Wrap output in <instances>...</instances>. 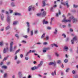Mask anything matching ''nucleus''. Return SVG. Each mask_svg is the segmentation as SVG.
I'll return each instance as SVG.
<instances>
[{
  "mask_svg": "<svg viewBox=\"0 0 78 78\" xmlns=\"http://www.w3.org/2000/svg\"><path fill=\"white\" fill-rule=\"evenodd\" d=\"M72 19H73V23H76V22H78L77 20L75 18L74 16H72L69 17V20H71V22Z\"/></svg>",
  "mask_w": 78,
  "mask_h": 78,
  "instance_id": "f257e3e1",
  "label": "nucleus"
},
{
  "mask_svg": "<svg viewBox=\"0 0 78 78\" xmlns=\"http://www.w3.org/2000/svg\"><path fill=\"white\" fill-rule=\"evenodd\" d=\"M66 18L65 16L64 19L62 21V22H71V20H70V19L69 20H66Z\"/></svg>",
  "mask_w": 78,
  "mask_h": 78,
  "instance_id": "f03ea898",
  "label": "nucleus"
},
{
  "mask_svg": "<svg viewBox=\"0 0 78 78\" xmlns=\"http://www.w3.org/2000/svg\"><path fill=\"white\" fill-rule=\"evenodd\" d=\"M77 40V38H76V37H74L73 39L71 41V42L72 43V44H74V41H75Z\"/></svg>",
  "mask_w": 78,
  "mask_h": 78,
  "instance_id": "7ed1b4c3",
  "label": "nucleus"
},
{
  "mask_svg": "<svg viewBox=\"0 0 78 78\" xmlns=\"http://www.w3.org/2000/svg\"><path fill=\"white\" fill-rule=\"evenodd\" d=\"M27 27H28V28L27 29V32L28 33H29V32H30V23L28 22H27Z\"/></svg>",
  "mask_w": 78,
  "mask_h": 78,
  "instance_id": "20e7f679",
  "label": "nucleus"
},
{
  "mask_svg": "<svg viewBox=\"0 0 78 78\" xmlns=\"http://www.w3.org/2000/svg\"><path fill=\"white\" fill-rule=\"evenodd\" d=\"M31 9H32L33 10H34V7H32V5H31L29 6L28 8V11H31Z\"/></svg>",
  "mask_w": 78,
  "mask_h": 78,
  "instance_id": "39448f33",
  "label": "nucleus"
},
{
  "mask_svg": "<svg viewBox=\"0 0 78 78\" xmlns=\"http://www.w3.org/2000/svg\"><path fill=\"white\" fill-rule=\"evenodd\" d=\"M8 51V47H6V48H4L3 50V53H6V52Z\"/></svg>",
  "mask_w": 78,
  "mask_h": 78,
  "instance_id": "423d86ee",
  "label": "nucleus"
},
{
  "mask_svg": "<svg viewBox=\"0 0 78 78\" xmlns=\"http://www.w3.org/2000/svg\"><path fill=\"white\" fill-rule=\"evenodd\" d=\"M7 22L8 23H10V22H11V18L10 17L8 16L7 17Z\"/></svg>",
  "mask_w": 78,
  "mask_h": 78,
  "instance_id": "0eeeda50",
  "label": "nucleus"
},
{
  "mask_svg": "<svg viewBox=\"0 0 78 78\" xmlns=\"http://www.w3.org/2000/svg\"><path fill=\"white\" fill-rule=\"evenodd\" d=\"M43 64V62H42V61H41L40 62V64H39L38 66H37V67H38V68H39V67H41V66H42V65Z\"/></svg>",
  "mask_w": 78,
  "mask_h": 78,
  "instance_id": "6e6552de",
  "label": "nucleus"
},
{
  "mask_svg": "<svg viewBox=\"0 0 78 78\" xmlns=\"http://www.w3.org/2000/svg\"><path fill=\"white\" fill-rule=\"evenodd\" d=\"M42 7H44V6H45V5H46V4L45 3V1H43L42 2Z\"/></svg>",
  "mask_w": 78,
  "mask_h": 78,
  "instance_id": "1a4fd4ad",
  "label": "nucleus"
},
{
  "mask_svg": "<svg viewBox=\"0 0 78 78\" xmlns=\"http://www.w3.org/2000/svg\"><path fill=\"white\" fill-rule=\"evenodd\" d=\"M43 24H47L48 23V22L47 21H45V20H44L43 21Z\"/></svg>",
  "mask_w": 78,
  "mask_h": 78,
  "instance_id": "9d476101",
  "label": "nucleus"
},
{
  "mask_svg": "<svg viewBox=\"0 0 78 78\" xmlns=\"http://www.w3.org/2000/svg\"><path fill=\"white\" fill-rule=\"evenodd\" d=\"M38 69V67H37V66H34L31 68V69L32 70H36V69Z\"/></svg>",
  "mask_w": 78,
  "mask_h": 78,
  "instance_id": "9b49d317",
  "label": "nucleus"
},
{
  "mask_svg": "<svg viewBox=\"0 0 78 78\" xmlns=\"http://www.w3.org/2000/svg\"><path fill=\"white\" fill-rule=\"evenodd\" d=\"M42 16L43 17H45L46 16V12L45 11H43Z\"/></svg>",
  "mask_w": 78,
  "mask_h": 78,
  "instance_id": "f8f14e48",
  "label": "nucleus"
},
{
  "mask_svg": "<svg viewBox=\"0 0 78 78\" xmlns=\"http://www.w3.org/2000/svg\"><path fill=\"white\" fill-rule=\"evenodd\" d=\"M57 33H58V30L57 29V28H55V31L53 33V34H56Z\"/></svg>",
  "mask_w": 78,
  "mask_h": 78,
  "instance_id": "ddd939ff",
  "label": "nucleus"
},
{
  "mask_svg": "<svg viewBox=\"0 0 78 78\" xmlns=\"http://www.w3.org/2000/svg\"><path fill=\"white\" fill-rule=\"evenodd\" d=\"M32 51L31 50H30L28 52H27V53L26 54V56H27L28 55H29V54H30V53H31Z\"/></svg>",
  "mask_w": 78,
  "mask_h": 78,
  "instance_id": "4468645a",
  "label": "nucleus"
},
{
  "mask_svg": "<svg viewBox=\"0 0 78 78\" xmlns=\"http://www.w3.org/2000/svg\"><path fill=\"white\" fill-rule=\"evenodd\" d=\"M0 16L2 20H3V19H4V16H3V15H1L0 14Z\"/></svg>",
  "mask_w": 78,
  "mask_h": 78,
  "instance_id": "2eb2a0df",
  "label": "nucleus"
},
{
  "mask_svg": "<svg viewBox=\"0 0 78 78\" xmlns=\"http://www.w3.org/2000/svg\"><path fill=\"white\" fill-rule=\"evenodd\" d=\"M66 6H67V8H69L70 6L69 5V2L68 1H66Z\"/></svg>",
  "mask_w": 78,
  "mask_h": 78,
  "instance_id": "dca6fc26",
  "label": "nucleus"
},
{
  "mask_svg": "<svg viewBox=\"0 0 78 78\" xmlns=\"http://www.w3.org/2000/svg\"><path fill=\"white\" fill-rule=\"evenodd\" d=\"M18 75L20 77H21V76H22V72H19L18 73Z\"/></svg>",
  "mask_w": 78,
  "mask_h": 78,
  "instance_id": "f3484780",
  "label": "nucleus"
},
{
  "mask_svg": "<svg viewBox=\"0 0 78 78\" xmlns=\"http://www.w3.org/2000/svg\"><path fill=\"white\" fill-rule=\"evenodd\" d=\"M8 57H9V55H7L6 57L4 58V59L3 60V61H6L8 58Z\"/></svg>",
  "mask_w": 78,
  "mask_h": 78,
  "instance_id": "a211bd4d",
  "label": "nucleus"
},
{
  "mask_svg": "<svg viewBox=\"0 0 78 78\" xmlns=\"http://www.w3.org/2000/svg\"><path fill=\"white\" fill-rule=\"evenodd\" d=\"M20 49L17 50L15 52V55H16L18 53H19V52L20 51Z\"/></svg>",
  "mask_w": 78,
  "mask_h": 78,
  "instance_id": "6ab92c4d",
  "label": "nucleus"
},
{
  "mask_svg": "<svg viewBox=\"0 0 78 78\" xmlns=\"http://www.w3.org/2000/svg\"><path fill=\"white\" fill-rule=\"evenodd\" d=\"M68 49H69V48L66 46H65L64 48V50H66V51H67V50H68Z\"/></svg>",
  "mask_w": 78,
  "mask_h": 78,
  "instance_id": "aec40b11",
  "label": "nucleus"
},
{
  "mask_svg": "<svg viewBox=\"0 0 78 78\" xmlns=\"http://www.w3.org/2000/svg\"><path fill=\"white\" fill-rule=\"evenodd\" d=\"M54 64V63L53 62H51L49 63L48 65L49 66H51V65H53V64Z\"/></svg>",
  "mask_w": 78,
  "mask_h": 78,
  "instance_id": "412c9836",
  "label": "nucleus"
},
{
  "mask_svg": "<svg viewBox=\"0 0 78 78\" xmlns=\"http://www.w3.org/2000/svg\"><path fill=\"white\" fill-rule=\"evenodd\" d=\"M73 7L74 8H76L78 7V5H76L75 4H74L73 5Z\"/></svg>",
  "mask_w": 78,
  "mask_h": 78,
  "instance_id": "4be33fe9",
  "label": "nucleus"
},
{
  "mask_svg": "<svg viewBox=\"0 0 78 78\" xmlns=\"http://www.w3.org/2000/svg\"><path fill=\"white\" fill-rule=\"evenodd\" d=\"M2 68L5 69H7V66H2Z\"/></svg>",
  "mask_w": 78,
  "mask_h": 78,
  "instance_id": "5701e85b",
  "label": "nucleus"
},
{
  "mask_svg": "<svg viewBox=\"0 0 78 78\" xmlns=\"http://www.w3.org/2000/svg\"><path fill=\"white\" fill-rule=\"evenodd\" d=\"M12 51V46H10V51L11 52Z\"/></svg>",
  "mask_w": 78,
  "mask_h": 78,
  "instance_id": "b1692460",
  "label": "nucleus"
},
{
  "mask_svg": "<svg viewBox=\"0 0 78 78\" xmlns=\"http://www.w3.org/2000/svg\"><path fill=\"white\" fill-rule=\"evenodd\" d=\"M45 39L47 41L48 40V39H49V36H47Z\"/></svg>",
  "mask_w": 78,
  "mask_h": 78,
  "instance_id": "393cba45",
  "label": "nucleus"
},
{
  "mask_svg": "<svg viewBox=\"0 0 78 78\" xmlns=\"http://www.w3.org/2000/svg\"><path fill=\"white\" fill-rule=\"evenodd\" d=\"M15 36L16 37L17 39H19V35L18 34H16L15 35Z\"/></svg>",
  "mask_w": 78,
  "mask_h": 78,
  "instance_id": "a878e982",
  "label": "nucleus"
},
{
  "mask_svg": "<svg viewBox=\"0 0 78 78\" xmlns=\"http://www.w3.org/2000/svg\"><path fill=\"white\" fill-rule=\"evenodd\" d=\"M17 21H14L13 23V25H17Z\"/></svg>",
  "mask_w": 78,
  "mask_h": 78,
  "instance_id": "bb28decb",
  "label": "nucleus"
},
{
  "mask_svg": "<svg viewBox=\"0 0 78 78\" xmlns=\"http://www.w3.org/2000/svg\"><path fill=\"white\" fill-rule=\"evenodd\" d=\"M15 16H20V14L19 13H15Z\"/></svg>",
  "mask_w": 78,
  "mask_h": 78,
  "instance_id": "cd10ccee",
  "label": "nucleus"
},
{
  "mask_svg": "<svg viewBox=\"0 0 78 78\" xmlns=\"http://www.w3.org/2000/svg\"><path fill=\"white\" fill-rule=\"evenodd\" d=\"M7 76V73H5L4 75V78H6Z\"/></svg>",
  "mask_w": 78,
  "mask_h": 78,
  "instance_id": "c85d7f7f",
  "label": "nucleus"
},
{
  "mask_svg": "<svg viewBox=\"0 0 78 78\" xmlns=\"http://www.w3.org/2000/svg\"><path fill=\"white\" fill-rule=\"evenodd\" d=\"M57 63L58 64H61V61L60 60H58V61Z\"/></svg>",
  "mask_w": 78,
  "mask_h": 78,
  "instance_id": "c756f323",
  "label": "nucleus"
},
{
  "mask_svg": "<svg viewBox=\"0 0 78 78\" xmlns=\"http://www.w3.org/2000/svg\"><path fill=\"white\" fill-rule=\"evenodd\" d=\"M61 4H62V5H66V3L61 1Z\"/></svg>",
  "mask_w": 78,
  "mask_h": 78,
  "instance_id": "7c9ffc66",
  "label": "nucleus"
},
{
  "mask_svg": "<svg viewBox=\"0 0 78 78\" xmlns=\"http://www.w3.org/2000/svg\"><path fill=\"white\" fill-rule=\"evenodd\" d=\"M70 70V69H69V68H68L66 69V72H69V71Z\"/></svg>",
  "mask_w": 78,
  "mask_h": 78,
  "instance_id": "2f4dec72",
  "label": "nucleus"
},
{
  "mask_svg": "<svg viewBox=\"0 0 78 78\" xmlns=\"http://www.w3.org/2000/svg\"><path fill=\"white\" fill-rule=\"evenodd\" d=\"M62 36H64V37L65 38H66V35L64 34H62Z\"/></svg>",
  "mask_w": 78,
  "mask_h": 78,
  "instance_id": "473e14b6",
  "label": "nucleus"
},
{
  "mask_svg": "<svg viewBox=\"0 0 78 78\" xmlns=\"http://www.w3.org/2000/svg\"><path fill=\"white\" fill-rule=\"evenodd\" d=\"M64 62H65V63H67V62H68V60H67V59H65L64 60Z\"/></svg>",
  "mask_w": 78,
  "mask_h": 78,
  "instance_id": "72a5a7b5",
  "label": "nucleus"
},
{
  "mask_svg": "<svg viewBox=\"0 0 78 78\" xmlns=\"http://www.w3.org/2000/svg\"><path fill=\"white\" fill-rule=\"evenodd\" d=\"M12 6L14 7L15 6V5H14V3L13 2H12L11 5Z\"/></svg>",
  "mask_w": 78,
  "mask_h": 78,
  "instance_id": "f704fd0d",
  "label": "nucleus"
},
{
  "mask_svg": "<svg viewBox=\"0 0 78 78\" xmlns=\"http://www.w3.org/2000/svg\"><path fill=\"white\" fill-rule=\"evenodd\" d=\"M50 11H53V7H52L51 8H50Z\"/></svg>",
  "mask_w": 78,
  "mask_h": 78,
  "instance_id": "c9c22d12",
  "label": "nucleus"
},
{
  "mask_svg": "<svg viewBox=\"0 0 78 78\" xmlns=\"http://www.w3.org/2000/svg\"><path fill=\"white\" fill-rule=\"evenodd\" d=\"M9 28H10V27H9V26H8L7 27H6V30H7L9 29Z\"/></svg>",
  "mask_w": 78,
  "mask_h": 78,
  "instance_id": "e433bc0d",
  "label": "nucleus"
},
{
  "mask_svg": "<svg viewBox=\"0 0 78 78\" xmlns=\"http://www.w3.org/2000/svg\"><path fill=\"white\" fill-rule=\"evenodd\" d=\"M44 49H45L46 50H50V47H48L47 48H45Z\"/></svg>",
  "mask_w": 78,
  "mask_h": 78,
  "instance_id": "4c0bfd02",
  "label": "nucleus"
},
{
  "mask_svg": "<svg viewBox=\"0 0 78 78\" xmlns=\"http://www.w3.org/2000/svg\"><path fill=\"white\" fill-rule=\"evenodd\" d=\"M45 34H43L41 36V38H43V37H45Z\"/></svg>",
  "mask_w": 78,
  "mask_h": 78,
  "instance_id": "58836bf2",
  "label": "nucleus"
},
{
  "mask_svg": "<svg viewBox=\"0 0 78 78\" xmlns=\"http://www.w3.org/2000/svg\"><path fill=\"white\" fill-rule=\"evenodd\" d=\"M13 44V42H11L10 44V47H12V45Z\"/></svg>",
  "mask_w": 78,
  "mask_h": 78,
  "instance_id": "ea45409f",
  "label": "nucleus"
},
{
  "mask_svg": "<svg viewBox=\"0 0 78 78\" xmlns=\"http://www.w3.org/2000/svg\"><path fill=\"white\" fill-rule=\"evenodd\" d=\"M73 78H78V76L77 75H75L73 77Z\"/></svg>",
  "mask_w": 78,
  "mask_h": 78,
  "instance_id": "a19ab883",
  "label": "nucleus"
},
{
  "mask_svg": "<svg viewBox=\"0 0 78 78\" xmlns=\"http://www.w3.org/2000/svg\"><path fill=\"white\" fill-rule=\"evenodd\" d=\"M31 36H33V30H32L31 31Z\"/></svg>",
  "mask_w": 78,
  "mask_h": 78,
  "instance_id": "79ce46f5",
  "label": "nucleus"
},
{
  "mask_svg": "<svg viewBox=\"0 0 78 78\" xmlns=\"http://www.w3.org/2000/svg\"><path fill=\"white\" fill-rule=\"evenodd\" d=\"M37 32H38V30H35L34 32V33H35V34H37Z\"/></svg>",
  "mask_w": 78,
  "mask_h": 78,
  "instance_id": "37998d69",
  "label": "nucleus"
},
{
  "mask_svg": "<svg viewBox=\"0 0 78 78\" xmlns=\"http://www.w3.org/2000/svg\"><path fill=\"white\" fill-rule=\"evenodd\" d=\"M16 63H17V64H20V61H18L16 62Z\"/></svg>",
  "mask_w": 78,
  "mask_h": 78,
  "instance_id": "c03bdc74",
  "label": "nucleus"
},
{
  "mask_svg": "<svg viewBox=\"0 0 78 78\" xmlns=\"http://www.w3.org/2000/svg\"><path fill=\"white\" fill-rule=\"evenodd\" d=\"M41 13H37V15L38 16H41Z\"/></svg>",
  "mask_w": 78,
  "mask_h": 78,
  "instance_id": "a18cd8bd",
  "label": "nucleus"
},
{
  "mask_svg": "<svg viewBox=\"0 0 78 78\" xmlns=\"http://www.w3.org/2000/svg\"><path fill=\"white\" fill-rule=\"evenodd\" d=\"M69 30L70 31H71V32H73V29L72 28H70Z\"/></svg>",
  "mask_w": 78,
  "mask_h": 78,
  "instance_id": "49530a36",
  "label": "nucleus"
},
{
  "mask_svg": "<svg viewBox=\"0 0 78 78\" xmlns=\"http://www.w3.org/2000/svg\"><path fill=\"white\" fill-rule=\"evenodd\" d=\"M58 14L59 15H61V11L60 10H58Z\"/></svg>",
  "mask_w": 78,
  "mask_h": 78,
  "instance_id": "de8ad7c7",
  "label": "nucleus"
},
{
  "mask_svg": "<svg viewBox=\"0 0 78 78\" xmlns=\"http://www.w3.org/2000/svg\"><path fill=\"white\" fill-rule=\"evenodd\" d=\"M23 37H24V38H27V37H28V36L27 35L24 36H23Z\"/></svg>",
  "mask_w": 78,
  "mask_h": 78,
  "instance_id": "09e8293b",
  "label": "nucleus"
},
{
  "mask_svg": "<svg viewBox=\"0 0 78 78\" xmlns=\"http://www.w3.org/2000/svg\"><path fill=\"white\" fill-rule=\"evenodd\" d=\"M23 43H24V44H26V43H27V42L26 41H23L22 42Z\"/></svg>",
  "mask_w": 78,
  "mask_h": 78,
  "instance_id": "8fccbe9b",
  "label": "nucleus"
},
{
  "mask_svg": "<svg viewBox=\"0 0 78 78\" xmlns=\"http://www.w3.org/2000/svg\"><path fill=\"white\" fill-rule=\"evenodd\" d=\"M3 45V42H0V46H2Z\"/></svg>",
  "mask_w": 78,
  "mask_h": 78,
  "instance_id": "3c124183",
  "label": "nucleus"
},
{
  "mask_svg": "<svg viewBox=\"0 0 78 78\" xmlns=\"http://www.w3.org/2000/svg\"><path fill=\"white\" fill-rule=\"evenodd\" d=\"M55 55L57 56V57H58V56H59V54H58L57 53H55Z\"/></svg>",
  "mask_w": 78,
  "mask_h": 78,
  "instance_id": "603ef678",
  "label": "nucleus"
},
{
  "mask_svg": "<svg viewBox=\"0 0 78 78\" xmlns=\"http://www.w3.org/2000/svg\"><path fill=\"white\" fill-rule=\"evenodd\" d=\"M69 40V38L68 37L67 38L66 40V42H67V41H68Z\"/></svg>",
  "mask_w": 78,
  "mask_h": 78,
  "instance_id": "864d4df0",
  "label": "nucleus"
},
{
  "mask_svg": "<svg viewBox=\"0 0 78 78\" xmlns=\"http://www.w3.org/2000/svg\"><path fill=\"white\" fill-rule=\"evenodd\" d=\"M54 46H55V47H58V45H57V44H54Z\"/></svg>",
  "mask_w": 78,
  "mask_h": 78,
  "instance_id": "5fc2aeb1",
  "label": "nucleus"
},
{
  "mask_svg": "<svg viewBox=\"0 0 78 78\" xmlns=\"http://www.w3.org/2000/svg\"><path fill=\"white\" fill-rule=\"evenodd\" d=\"M3 62H1L0 63V66H2V65H3Z\"/></svg>",
  "mask_w": 78,
  "mask_h": 78,
  "instance_id": "6e6d98bb",
  "label": "nucleus"
},
{
  "mask_svg": "<svg viewBox=\"0 0 78 78\" xmlns=\"http://www.w3.org/2000/svg\"><path fill=\"white\" fill-rule=\"evenodd\" d=\"M72 12H76V10H73L72 11Z\"/></svg>",
  "mask_w": 78,
  "mask_h": 78,
  "instance_id": "4d7b16f0",
  "label": "nucleus"
},
{
  "mask_svg": "<svg viewBox=\"0 0 78 78\" xmlns=\"http://www.w3.org/2000/svg\"><path fill=\"white\" fill-rule=\"evenodd\" d=\"M17 59V55H16L15 57V59L16 60Z\"/></svg>",
  "mask_w": 78,
  "mask_h": 78,
  "instance_id": "13d9d810",
  "label": "nucleus"
},
{
  "mask_svg": "<svg viewBox=\"0 0 78 78\" xmlns=\"http://www.w3.org/2000/svg\"><path fill=\"white\" fill-rule=\"evenodd\" d=\"M25 59L26 60H28V57H26Z\"/></svg>",
  "mask_w": 78,
  "mask_h": 78,
  "instance_id": "bf43d9fd",
  "label": "nucleus"
},
{
  "mask_svg": "<svg viewBox=\"0 0 78 78\" xmlns=\"http://www.w3.org/2000/svg\"><path fill=\"white\" fill-rule=\"evenodd\" d=\"M36 51H35L34 50H33L32 51V53H34V52H36Z\"/></svg>",
  "mask_w": 78,
  "mask_h": 78,
  "instance_id": "052dcab7",
  "label": "nucleus"
},
{
  "mask_svg": "<svg viewBox=\"0 0 78 78\" xmlns=\"http://www.w3.org/2000/svg\"><path fill=\"white\" fill-rule=\"evenodd\" d=\"M72 73L73 74H75V70H73L72 71Z\"/></svg>",
  "mask_w": 78,
  "mask_h": 78,
  "instance_id": "680f3d73",
  "label": "nucleus"
},
{
  "mask_svg": "<svg viewBox=\"0 0 78 78\" xmlns=\"http://www.w3.org/2000/svg\"><path fill=\"white\" fill-rule=\"evenodd\" d=\"M46 52H47V51H46V50H43V53H45Z\"/></svg>",
  "mask_w": 78,
  "mask_h": 78,
  "instance_id": "e2e57ef3",
  "label": "nucleus"
},
{
  "mask_svg": "<svg viewBox=\"0 0 78 78\" xmlns=\"http://www.w3.org/2000/svg\"><path fill=\"white\" fill-rule=\"evenodd\" d=\"M10 63H11L10 62H8L7 63V64L8 66H9V64H10Z\"/></svg>",
  "mask_w": 78,
  "mask_h": 78,
  "instance_id": "0e129e2a",
  "label": "nucleus"
},
{
  "mask_svg": "<svg viewBox=\"0 0 78 78\" xmlns=\"http://www.w3.org/2000/svg\"><path fill=\"white\" fill-rule=\"evenodd\" d=\"M20 56L21 58H23V54H20Z\"/></svg>",
  "mask_w": 78,
  "mask_h": 78,
  "instance_id": "69168bd1",
  "label": "nucleus"
},
{
  "mask_svg": "<svg viewBox=\"0 0 78 78\" xmlns=\"http://www.w3.org/2000/svg\"><path fill=\"white\" fill-rule=\"evenodd\" d=\"M47 29H48V30H51V27H48Z\"/></svg>",
  "mask_w": 78,
  "mask_h": 78,
  "instance_id": "338daca9",
  "label": "nucleus"
},
{
  "mask_svg": "<svg viewBox=\"0 0 78 78\" xmlns=\"http://www.w3.org/2000/svg\"><path fill=\"white\" fill-rule=\"evenodd\" d=\"M28 78H31V76L30 75H29L28 77Z\"/></svg>",
  "mask_w": 78,
  "mask_h": 78,
  "instance_id": "774afa93",
  "label": "nucleus"
}]
</instances>
